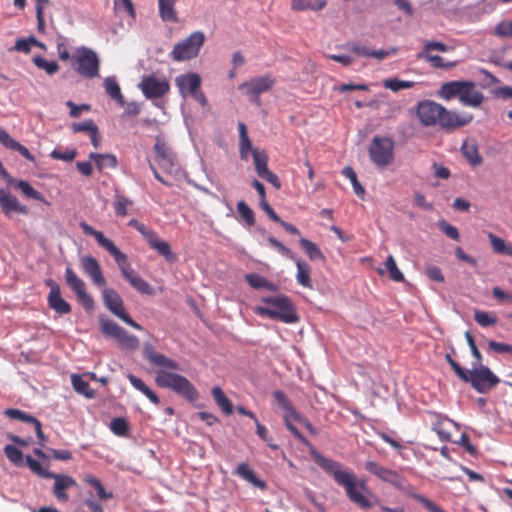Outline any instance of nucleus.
Segmentation results:
<instances>
[{
  "label": "nucleus",
  "instance_id": "1",
  "mask_svg": "<svg viewBox=\"0 0 512 512\" xmlns=\"http://www.w3.org/2000/svg\"><path fill=\"white\" fill-rule=\"evenodd\" d=\"M143 355L152 365L161 368L155 377L159 387L170 389L189 402L198 399L199 394L194 385L186 377L172 372L181 369L177 361L157 352L149 343L144 344Z\"/></svg>",
  "mask_w": 512,
  "mask_h": 512
},
{
  "label": "nucleus",
  "instance_id": "2",
  "mask_svg": "<svg viewBox=\"0 0 512 512\" xmlns=\"http://www.w3.org/2000/svg\"><path fill=\"white\" fill-rule=\"evenodd\" d=\"M316 461L323 470L333 477L338 485L345 489L346 495L352 503L363 510L374 505L373 499L376 500V498L365 480H359L354 473L343 470L338 461L323 456H318Z\"/></svg>",
  "mask_w": 512,
  "mask_h": 512
},
{
  "label": "nucleus",
  "instance_id": "3",
  "mask_svg": "<svg viewBox=\"0 0 512 512\" xmlns=\"http://www.w3.org/2000/svg\"><path fill=\"white\" fill-rule=\"evenodd\" d=\"M79 226L84 234L93 236L98 245L105 249L114 258L122 276L133 288L142 294L151 295L153 293L150 284L135 273L128 261L127 255L123 253L112 240L106 238L103 232L94 229L85 221L80 222Z\"/></svg>",
  "mask_w": 512,
  "mask_h": 512
},
{
  "label": "nucleus",
  "instance_id": "4",
  "mask_svg": "<svg viewBox=\"0 0 512 512\" xmlns=\"http://www.w3.org/2000/svg\"><path fill=\"white\" fill-rule=\"evenodd\" d=\"M438 96L446 101L458 98L459 102L467 107L479 108L484 102V95L476 88L472 81H450L443 83Z\"/></svg>",
  "mask_w": 512,
  "mask_h": 512
},
{
  "label": "nucleus",
  "instance_id": "5",
  "mask_svg": "<svg viewBox=\"0 0 512 512\" xmlns=\"http://www.w3.org/2000/svg\"><path fill=\"white\" fill-rule=\"evenodd\" d=\"M262 302L272 307H255L254 311L260 316H265L273 320H279L287 324H293L299 321L295 306L287 296H269L263 297Z\"/></svg>",
  "mask_w": 512,
  "mask_h": 512
},
{
  "label": "nucleus",
  "instance_id": "6",
  "mask_svg": "<svg viewBox=\"0 0 512 512\" xmlns=\"http://www.w3.org/2000/svg\"><path fill=\"white\" fill-rule=\"evenodd\" d=\"M395 145L389 137H373L369 146V157L379 169H384L394 161Z\"/></svg>",
  "mask_w": 512,
  "mask_h": 512
},
{
  "label": "nucleus",
  "instance_id": "7",
  "mask_svg": "<svg viewBox=\"0 0 512 512\" xmlns=\"http://www.w3.org/2000/svg\"><path fill=\"white\" fill-rule=\"evenodd\" d=\"M467 379H461L471 386L479 393H488L492 388L497 386L500 379L491 371L487 366L482 363L480 365L473 364L472 370L466 369Z\"/></svg>",
  "mask_w": 512,
  "mask_h": 512
},
{
  "label": "nucleus",
  "instance_id": "8",
  "mask_svg": "<svg viewBox=\"0 0 512 512\" xmlns=\"http://www.w3.org/2000/svg\"><path fill=\"white\" fill-rule=\"evenodd\" d=\"M205 35L201 31L191 33L182 41L176 43L172 50V59L177 62L189 61L195 58L204 45Z\"/></svg>",
  "mask_w": 512,
  "mask_h": 512
},
{
  "label": "nucleus",
  "instance_id": "9",
  "mask_svg": "<svg viewBox=\"0 0 512 512\" xmlns=\"http://www.w3.org/2000/svg\"><path fill=\"white\" fill-rule=\"evenodd\" d=\"M201 77L196 73H186L175 78V85L183 98L191 97L202 107L208 104L207 98L201 90Z\"/></svg>",
  "mask_w": 512,
  "mask_h": 512
},
{
  "label": "nucleus",
  "instance_id": "10",
  "mask_svg": "<svg viewBox=\"0 0 512 512\" xmlns=\"http://www.w3.org/2000/svg\"><path fill=\"white\" fill-rule=\"evenodd\" d=\"M102 298L104 305L112 314L136 330L143 329V327L135 322L126 312L123 300L116 290L112 288H104L102 291Z\"/></svg>",
  "mask_w": 512,
  "mask_h": 512
},
{
  "label": "nucleus",
  "instance_id": "11",
  "mask_svg": "<svg viewBox=\"0 0 512 512\" xmlns=\"http://www.w3.org/2000/svg\"><path fill=\"white\" fill-rule=\"evenodd\" d=\"M275 84V79L270 75H264L253 78L247 82L239 85L238 89L242 90L249 100L256 104L261 105L260 95L269 91Z\"/></svg>",
  "mask_w": 512,
  "mask_h": 512
},
{
  "label": "nucleus",
  "instance_id": "12",
  "mask_svg": "<svg viewBox=\"0 0 512 512\" xmlns=\"http://www.w3.org/2000/svg\"><path fill=\"white\" fill-rule=\"evenodd\" d=\"M155 161L159 168L169 175H176L179 171L175 155L167 143L161 138H156L154 145Z\"/></svg>",
  "mask_w": 512,
  "mask_h": 512
},
{
  "label": "nucleus",
  "instance_id": "13",
  "mask_svg": "<svg viewBox=\"0 0 512 512\" xmlns=\"http://www.w3.org/2000/svg\"><path fill=\"white\" fill-rule=\"evenodd\" d=\"M65 282L67 286L75 293L80 304L87 311H90L94 308V300L92 296L87 293L84 281L70 266L66 267L65 269Z\"/></svg>",
  "mask_w": 512,
  "mask_h": 512
},
{
  "label": "nucleus",
  "instance_id": "14",
  "mask_svg": "<svg viewBox=\"0 0 512 512\" xmlns=\"http://www.w3.org/2000/svg\"><path fill=\"white\" fill-rule=\"evenodd\" d=\"M57 48L59 58L63 62L71 60L72 64H99V57L91 48L78 47L73 51L72 56L64 43H58Z\"/></svg>",
  "mask_w": 512,
  "mask_h": 512
},
{
  "label": "nucleus",
  "instance_id": "15",
  "mask_svg": "<svg viewBox=\"0 0 512 512\" xmlns=\"http://www.w3.org/2000/svg\"><path fill=\"white\" fill-rule=\"evenodd\" d=\"M138 87L147 99L161 98L170 91L169 81L155 75H144Z\"/></svg>",
  "mask_w": 512,
  "mask_h": 512
},
{
  "label": "nucleus",
  "instance_id": "16",
  "mask_svg": "<svg viewBox=\"0 0 512 512\" xmlns=\"http://www.w3.org/2000/svg\"><path fill=\"white\" fill-rule=\"evenodd\" d=\"M444 106L431 100H423L417 104L416 114L423 126L438 125Z\"/></svg>",
  "mask_w": 512,
  "mask_h": 512
},
{
  "label": "nucleus",
  "instance_id": "17",
  "mask_svg": "<svg viewBox=\"0 0 512 512\" xmlns=\"http://www.w3.org/2000/svg\"><path fill=\"white\" fill-rule=\"evenodd\" d=\"M472 120L471 113H458L444 107L438 125L446 131H451L468 125Z\"/></svg>",
  "mask_w": 512,
  "mask_h": 512
},
{
  "label": "nucleus",
  "instance_id": "18",
  "mask_svg": "<svg viewBox=\"0 0 512 512\" xmlns=\"http://www.w3.org/2000/svg\"><path fill=\"white\" fill-rule=\"evenodd\" d=\"M80 267L82 271L90 278L97 287H104L106 279L98 260L91 255H84L80 258Z\"/></svg>",
  "mask_w": 512,
  "mask_h": 512
},
{
  "label": "nucleus",
  "instance_id": "19",
  "mask_svg": "<svg viewBox=\"0 0 512 512\" xmlns=\"http://www.w3.org/2000/svg\"><path fill=\"white\" fill-rule=\"evenodd\" d=\"M0 208L7 218H11L13 213H19L22 215H27L29 213L28 208L21 204L17 197L4 188H0Z\"/></svg>",
  "mask_w": 512,
  "mask_h": 512
},
{
  "label": "nucleus",
  "instance_id": "20",
  "mask_svg": "<svg viewBox=\"0 0 512 512\" xmlns=\"http://www.w3.org/2000/svg\"><path fill=\"white\" fill-rule=\"evenodd\" d=\"M4 414L10 419L19 420L21 422L32 425L38 437L39 445L42 447L45 445L47 438L42 431V424L37 418L26 412L14 408L6 409L4 411Z\"/></svg>",
  "mask_w": 512,
  "mask_h": 512
},
{
  "label": "nucleus",
  "instance_id": "21",
  "mask_svg": "<svg viewBox=\"0 0 512 512\" xmlns=\"http://www.w3.org/2000/svg\"><path fill=\"white\" fill-rule=\"evenodd\" d=\"M48 285L50 286V292L47 298L49 307L61 315L70 313L71 305L62 298L59 285L53 280H50Z\"/></svg>",
  "mask_w": 512,
  "mask_h": 512
},
{
  "label": "nucleus",
  "instance_id": "22",
  "mask_svg": "<svg viewBox=\"0 0 512 512\" xmlns=\"http://www.w3.org/2000/svg\"><path fill=\"white\" fill-rule=\"evenodd\" d=\"M51 478L54 479L53 495L58 501L67 502L69 500V495L66 491L77 485L75 479L66 474L56 473H53Z\"/></svg>",
  "mask_w": 512,
  "mask_h": 512
},
{
  "label": "nucleus",
  "instance_id": "23",
  "mask_svg": "<svg viewBox=\"0 0 512 512\" xmlns=\"http://www.w3.org/2000/svg\"><path fill=\"white\" fill-rule=\"evenodd\" d=\"M482 72L485 74V79L481 83L482 88L490 89V93L494 98L502 100L512 98L511 86H495L499 80L486 70H482Z\"/></svg>",
  "mask_w": 512,
  "mask_h": 512
},
{
  "label": "nucleus",
  "instance_id": "24",
  "mask_svg": "<svg viewBox=\"0 0 512 512\" xmlns=\"http://www.w3.org/2000/svg\"><path fill=\"white\" fill-rule=\"evenodd\" d=\"M145 240L148 242L150 248L157 251V253L165 258L166 261L173 263L177 260L175 253L172 252L170 244L158 237L156 232L152 230Z\"/></svg>",
  "mask_w": 512,
  "mask_h": 512
},
{
  "label": "nucleus",
  "instance_id": "25",
  "mask_svg": "<svg viewBox=\"0 0 512 512\" xmlns=\"http://www.w3.org/2000/svg\"><path fill=\"white\" fill-rule=\"evenodd\" d=\"M447 47L441 42H427L421 53L418 54L419 59L433 62L434 64H456V61L445 60L441 56L434 53L435 51H446Z\"/></svg>",
  "mask_w": 512,
  "mask_h": 512
},
{
  "label": "nucleus",
  "instance_id": "26",
  "mask_svg": "<svg viewBox=\"0 0 512 512\" xmlns=\"http://www.w3.org/2000/svg\"><path fill=\"white\" fill-rule=\"evenodd\" d=\"M460 151L470 166L477 167L483 163V158L479 153V146L476 139H465L461 145Z\"/></svg>",
  "mask_w": 512,
  "mask_h": 512
},
{
  "label": "nucleus",
  "instance_id": "27",
  "mask_svg": "<svg viewBox=\"0 0 512 512\" xmlns=\"http://www.w3.org/2000/svg\"><path fill=\"white\" fill-rule=\"evenodd\" d=\"M0 143L7 149L17 151L26 160L32 163L36 161L34 155L25 146L13 139L3 128H0Z\"/></svg>",
  "mask_w": 512,
  "mask_h": 512
},
{
  "label": "nucleus",
  "instance_id": "28",
  "mask_svg": "<svg viewBox=\"0 0 512 512\" xmlns=\"http://www.w3.org/2000/svg\"><path fill=\"white\" fill-rule=\"evenodd\" d=\"M177 0H158L159 16L164 22L178 23L179 18L175 9Z\"/></svg>",
  "mask_w": 512,
  "mask_h": 512
},
{
  "label": "nucleus",
  "instance_id": "29",
  "mask_svg": "<svg viewBox=\"0 0 512 512\" xmlns=\"http://www.w3.org/2000/svg\"><path fill=\"white\" fill-rule=\"evenodd\" d=\"M235 474L261 490L267 487L266 483L256 476L247 463L242 462L238 464Z\"/></svg>",
  "mask_w": 512,
  "mask_h": 512
},
{
  "label": "nucleus",
  "instance_id": "30",
  "mask_svg": "<svg viewBox=\"0 0 512 512\" xmlns=\"http://www.w3.org/2000/svg\"><path fill=\"white\" fill-rule=\"evenodd\" d=\"M239 130V153L242 160H248L249 153L252 154V151L256 148L252 147V142L248 136L247 127L244 123L240 122L238 124Z\"/></svg>",
  "mask_w": 512,
  "mask_h": 512
},
{
  "label": "nucleus",
  "instance_id": "31",
  "mask_svg": "<svg viewBox=\"0 0 512 512\" xmlns=\"http://www.w3.org/2000/svg\"><path fill=\"white\" fill-rule=\"evenodd\" d=\"M273 397L275 401L278 403V405L285 410V415L291 416L296 421L301 420V415L297 412V410L294 408L291 401L288 399V397L283 391H275L273 393Z\"/></svg>",
  "mask_w": 512,
  "mask_h": 512
},
{
  "label": "nucleus",
  "instance_id": "32",
  "mask_svg": "<svg viewBox=\"0 0 512 512\" xmlns=\"http://www.w3.org/2000/svg\"><path fill=\"white\" fill-rule=\"evenodd\" d=\"M245 279L247 283L254 289H265L272 292H275L278 289L274 283L268 281L264 276L256 273L247 274Z\"/></svg>",
  "mask_w": 512,
  "mask_h": 512
},
{
  "label": "nucleus",
  "instance_id": "33",
  "mask_svg": "<svg viewBox=\"0 0 512 512\" xmlns=\"http://www.w3.org/2000/svg\"><path fill=\"white\" fill-rule=\"evenodd\" d=\"M127 378L129 380V382L131 383V385L135 389H137L138 391L143 393L153 404H155V405L160 404V399L156 395V393H154L140 378H138L132 374H129L127 376Z\"/></svg>",
  "mask_w": 512,
  "mask_h": 512
},
{
  "label": "nucleus",
  "instance_id": "34",
  "mask_svg": "<svg viewBox=\"0 0 512 512\" xmlns=\"http://www.w3.org/2000/svg\"><path fill=\"white\" fill-rule=\"evenodd\" d=\"M106 93L117 102L118 105L124 106V96L121 93L120 86L114 77H108L104 80Z\"/></svg>",
  "mask_w": 512,
  "mask_h": 512
},
{
  "label": "nucleus",
  "instance_id": "35",
  "mask_svg": "<svg viewBox=\"0 0 512 512\" xmlns=\"http://www.w3.org/2000/svg\"><path fill=\"white\" fill-rule=\"evenodd\" d=\"M296 266H297V274H296L297 282L305 288L312 289V281L310 278V273H311L310 266L306 262L301 261V260L296 261Z\"/></svg>",
  "mask_w": 512,
  "mask_h": 512
},
{
  "label": "nucleus",
  "instance_id": "36",
  "mask_svg": "<svg viewBox=\"0 0 512 512\" xmlns=\"http://www.w3.org/2000/svg\"><path fill=\"white\" fill-rule=\"evenodd\" d=\"M299 244L306 253V255L309 257L310 260H325V256L323 252L320 250L317 244L314 242L306 239V238H300Z\"/></svg>",
  "mask_w": 512,
  "mask_h": 512
},
{
  "label": "nucleus",
  "instance_id": "37",
  "mask_svg": "<svg viewBox=\"0 0 512 512\" xmlns=\"http://www.w3.org/2000/svg\"><path fill=\"white\" fill-rule=\"evenodd\" d=\"M89 158L95 161L99 170L115 168L117 166V158L113 154L90 153Z\"/></svg>",
  "mask_w": 512,
  "mask_h": 512
},
{
  "label": "nucleus",
  "instance_id": "38",
  "mask_svg": "<svg viewBox=\"0 0 512 512\" xmlns=\"http://www.w3.org/2000/svg\"><path fill=\"white\" fill-rule=\"evenodd\" d=\"M212 395L217 405L226 415L233 413V404L220 387H214L212 389Z\"/></svg>",
  "mask_w": 512,
  "mask_h": 512
},
{
  "label": "nucleus",
  "instance_id": "39",
  "mask_svg": "<svg viewBox=\"0 0 512 512\" xmlns=\"http://www.w3.org/2000/svg\"><path fill=\"white\" fill-rule=\"evenodd\" d=\"M14 188L16 189H19L21 190V192L28 198H31V199H35V200H38V201H41V202H44L46 204H49L44 196L39 192L37 191L36 189H34L29 182L25 181V180H17L15 181V185H14Z\"/></svg>",
  "mask_w": 512,
  "mask_h": 512
},
{
  "label": "nucleus",
  "instance_id": "40",
  "mask_svg": "<svg viewBox=\"0 0 512 512\" xmlns=\"http://www.w3.org/2000/svg\"><path fill=\"white\" fill-rule=\"evenodd\" d=\"M115 340L122 349L135 350L139 347V339L135 335L128 333L124 328Z\"/></svg>",
  "mask_w": 512,
  "mask_h": 512
},
{
  "label": "nucleus",
  "instance_id": "41",
  "mask_svg": "<svg viewBox=\"0 0 512 512\" xmlns=\"http://www.w3.org/2000/svg\"><path fill=\"white\" fill-rule=\"evenodd\" d=\"M252 156L255 165V171L259 177H262L269 170L268 168V157L264 151H259L255 149L252 151Z\"/></svg>",
  "mask_w": 512,
  "mask_h": 512
},
{
  "label": "nucleus",
  "instance_id": "42",
  "mask_svg": "<svg viewBox=\"0 0 512 512\" xmlns=\"http://www.w3.org/2000/svg\"><path fill=\"white\" fill-rule=\"evenodd\" d=\"M326 5V0H292L291 6L293 10H320Z\"/></svg>",
  "mask_w": 512,
  "mask_h": 512
},
{
  "label": "nucleus",
  "instance_id": "43",
  "mask_svg": "<svg viewBox=\"0 0 512 512\" xmlns=\"http://www.w3.org/2000/svg\"><path fill=\"white\" fill-rule=\"evenodd\" d=\"M488 239L496 253L512 256V244H507L502 238L491 232L488 233Z\"/></svg>",
  "mask_w": 512,
  "mask_h": 512
},
{
  "label": "nucleus",
  "instance_id": "44",
  "mask_svg": "<svg viewBox=\"0 0 512 512\" xmlns=\"http://www.w3.org/2000/svg\"><path fill=\"white\" fill-rule=\"evenodd\" d=\"M73 388L79 394H82L88 398H92L94 396V390L90 387L89 383L85 381L79 375H73L71 378Z\"/></svg>",
  "mask_w": 512,
  "mask_h": 512
},
{
  "label": "nucleus",
  "instance_id": "45",
  "mask_svg": "<svg viewBox=\"0 0 512 512\" xmlns=\"http://www.w3.org/2000/svg\"><path fill=\"white\" fill-rule=\"evenodd\" d=\"M342 175L351 181L355 194L361 198L364 197L365 189L357 179L356 172L350 166H346L342 170Z\"/></svg>",
  "mask_w": 512,
  "mask_h": 512
},
{
  "label": "nucleus",
  "instance_id": "46",
  "mask_svg": "<svg viewBox=\"0 0 512 512\" xmlns=\"http://www.w3.org/2000/svg\"><path fill=\"white\" fill-rule=\"evenodd\" d=\"M26 465L30 468V470L45 479H51V476H53V472L48 471L45 469L40 462L32 458L30 455L26 456L25 458Z\"/></svg>",
  "mask_w": 512,
  "mask_h": 512
},
{
  "label": "nucleus",
  "instance_id": "47",
  "mask_svg": "<svg viewBox=\"0 0 512 512\" xmlns=\"http://www.w3.org/2000/svg\"><path fill=\"white\" fill-rule=\"evenodd\" d=\"M4 453L8 460L16 466H23L24 457L22 451L14 445H6Z\"/></svg>",
  "mask_w": 512,
  "mask_h": 512
},
{
  "label": "nucleus",
  "instance_id": "48",
  "mask_svg": "<svg viewBox=\"0 0 512 512\" xmlns=\"http://www.w3.org/2000/svg\"><path fill=\"white\" fill-rule=\"evenodd\" d=\"M32 46H39L41 48H44V45L42 43L38 42L33 36H31L27 39H25V38L18 39L16 41L14 47L11 50L29 53Z\"/></svg>",
  "mask_w": 512,
  "mask_h": 512
},
{
  "label": "nucleus",
  "instance_id": "49",
  "mask_svg": "<svg viewBox=\"0 0 512 512\" xmlns=\"http://www.w3.org/2000/svg\"><path fill=\"white\" fill-rule=\"evenodd\" d=\"M385 268L389 273L390 278L395 282H401L404 280L403 273L397 267L396 261L392 255H389L384 262Z\"/></svg>",
  "mask_w": 512,
  "mask_h": 512
},
{
  "label": "nucleus",
  "instance_id": "50",
  "mask_svg": "<svg viewBox=\"0 0 512 512\" xmlns=\"http://www.w3.org/2000/svg\"><path fill=\"white\" fill-rule=\"evenodd\" d=\"M132 201L122 195H116L113 201V208L117 216L125 217L128 214V207Z\"/></svg>",
  "mask_w": 512,
  "mask_h": 512
},
{
  "label": "nucleus",
  "instance_id": "51",
  "mask_svg": "<svg viewBox=\"0 0 512 512\" xmlns=\"http://www.w3.org/2000/svg\"><path fill=\"white\" fill-rule=\"evenodd\" d=\"M365 469L382 480L384 482L385 478L388 476L391 469H388L375 461H367L364 465Z\"/></svg>",
  "mask_w": 512,
  "mask_h": 512
},
{
  "label": "nucleus",
  "instance_id": "52",
  "mask_svg": "<svg viewBox=\"0 0 512 512\" xmlns=\"http://www.w3.org/2000/svg\"><path fill=\"white\" fill-rule=\"evenodd\" d=\"M84 481L89 484L90 486H92L95 490H96V493L98 495V497L101 499V500H108V499H111L113 497V494L110 493V492H106L104 486L102 485L101 481L99 479H97L96 477H93V476H87Z\"/></svg>",
  "mask_w": 512,
  "mask_h": 512
},
{
  "label": "nucleus",
  "instance_id": "53",
  "mask_svg": "<svg viewBox=\"0 0 512 512\" xmlns=\"http://www.w3.org/2000/svg\"><path fill=\"white\" fill-rule=\"evenodd\" d=\"M414 500L420 503L428 512H446L434 501L426 498L425 496L417 493L409 494Z\"/></svg>",
  "mask_w": 512,
  "mask_h": 512
},
{
  "label": "nucleus",
  "instance_id": "54",
  "mask_svg": "<svg viewBox=\"0 0 512 512\" xmlns=\"http://www.w3.org/2000/svg\"><path fill=\"white\" fill-rule=\"evenodd\" d=\"M237 211L241 218L245 221L248 226H253L255 224V215L253 210L247 205L244 201H239L237 203Z\"/></svg>",
  "mask_w": 512,
  "mask_h": 512
},
{
  "label": "nucleus",
  "instance_id": "55",
  "mask_svg": "<svg viewBox=\"0 0 512 512\" xmlns=\"http://www.w3.org/2000/svg\"><path fill=\"white\" fill-rule=\"evenodd\" d=\"M414 85H415V83L412 81H404V80H399L396 78L386 79L383 82V86L386 89H389L394 92L400 91L402 89L412 88Z\"/></svg>",
  "mask_w": 512,
  "mask_h": 512
},
{
  "label": "nucleus",
  "instance_id": "56",
  "mask_svg": "<svg viewBox=\"0 0 512 512\" xmlns=\"http://www.w3.org/2000/svg\"><path fill=\"white\" fill-rule=\"evenodd\" d=\"M254 422L256 425V434L258 437L265 441L272 450H278L279 446L272 442V437L269 435L268 429L263 424H261L258 419H255Z\"/></svg>",
  "mask_w": 512,
  "mask_h": 512
},
{
  "label": "nucleus",
  "instance_id": "57",
  "mask_svg": "<svg viewBox=\"0 0 512 512\" xmlns=\"http://www.w3.org/2000/svg\"><path fill=\"white\" fill-rule=\"evenodd\" d=\"M384 482H387L397 489L404 490L406 487V479L396 470H390L388 476L385 478Z\"/></svg>",
  "mask_w": 512,
  "mask_h": 512
},
{
  "label": "nucleus",
  "instance_id": "58",
  "mask_svg": "<svg viewBox=\"0 0 512 512\" xmlns=\"http://www.w3.org/2000/svg\"><path fill=\"white\" fill-rule=\"evenodd\" d=\"M495 34L502 38H512V19L500 21L495 27Z\"/></svg>",
  "mask_w": 512,
  "mask_h": 512
},
{
  "label": "nucleus",
  "instance_id": "59",
  "mask_svg": "<svg viewBox=\"0 0 512 512\" xmlns=\"http://www.w3.org/2000/svg\"><path fill=\"white\" fill-rule=\"evenodd\" d=\"M110 428L118 436H125L129 431V425L124 418H114L111 421Z\"/></svg>",
  "mask_w": 512,
  "mask_h": 512
},
{
  "label": "nucleus",
  "instance_id": "60",
  "mask_svg": "<svg viewBox=\"0 0 512 512\" xmlns=\"http://www.w3.org/2000/svg\"><path fill=\"white\" fill-rule=\"evenodd\" d=\"M49 2V0H36V18L39 32H44L45 30L44 7L49 4Z\"/></svg>",
  "mask_w": 512,
  "mask_h": 512
},
{
  "label": "nucleus",
  "instance_id": "61",
  "mask_svg": "<svg viewBox=\"0 0 512 512\" xmlns=\"http://www.w3.org/2000/svg\"><path fill=\"white\" fill-rule=\"evenodd\" d=\"M102 332L114 339L119 336L121 330L123 329L117 323L111 320H106L101 323Z\"/></svg>",
  "mask_w": 512,
  "mask_h": 512
},
{
  "label": "nucleus",
  "instance_id": "62",
  "mask_svg": "<svg viewBox=\"0 0 512 512\" xmlns=\"http://www.w3.org/2000/svg\"><path fill=\"white\" fill-rule=\"evenodd\" d=\"M474 319L482 327L495 325L497 323V319L485 311H475Z\"/></svg>",
  "mask_w": 512,
  "mask_h": 512
},
{
  "label": "nucleus",
  "instance_id": "63",
  "mask_svg": "<svg viewBox=\"0 0 512 512\" xmlns=\"http://www.w3.org/2000/svg\"><path fill=\"white\" fill-rule=\"evenodd\" d=\"M98 127L92 119L85 120L81 123H73L71 129L74 133L87 132L89 135Z\"/></svg>",
  "mask_w": 512,
  "mask_h": 512
},
{
  "label": "nucleus",
  "instance_id": "64",
  "mask_svg": "<svg viewBox=\"0 0 512 512\" xmlns=\"http://www.w3.org/2000/svg\"><path fill=\"white\" fill-rule=\"evenodd\" d=\"M465 338L470 347L471 354L475 358V362L473 364L480 365L482 363V354L475 344L474 337L472 336V334L469 331H466Z\"/></svg>",
  "mask_w": 512,
  "mask_h": 512
}]
</instances>
